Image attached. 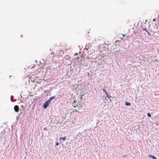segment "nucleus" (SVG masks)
<instances>
[{"mask_svg":"<svg viewBox=\"0 0 159 159\" xmlns=\"http://www.w3.org/2000/svg\"><path fill=\"white\" fill-rule=\"evenodd\" d=\"M103 91H104L105 92L106 94H107V92L104 89H103Z\"/></svg>","mask_w":159,"mask_h":159,"instance_id":"obj_9","label":"nucleus"},{"mask_svg":"<svg viewBox=\"0 0 159 159\" xmlns=\"http://www.w3.org/2000/svg\"><path fill=\"white\" fill-rule=\"evenodd\" d=\"M66 136H65L64 137H61L59 139L60 140H61L62 139L63 141H65V140H66Z\"/></svg>","mask_w":159,"mask_h":159,"instance_id":"obj_4","label":"nucleus"},{"mask_svg":"<svg viewBox=\"0 0 159 159\" xmlns=\"http://www.w3.org/2000/svg\"><path fill=\"white\" fill-rule=\"evenodd\" d=\"M44 130H46V129L45 128L44 129Z\"/></svg>","mask_w":159,"mask_h":159,"instance_id":"obj_16","label":"nucleus"},{"mask_svg":"<svg viewBox=\"0 0 159 159\" xmlns=\"http://www.w3.org/2000/svg\"><path fill=\"white\" fill-rule=\"evenodd\" d=\"M55 98V96H53L50 98L45 103L43 104V106L44 109L46 108L51 103L52 100Z\"/></svg>","mask_w":159,"mask_h":159,"instance_id":"obj_1","label":"nucleus"},{"mask_svg":"<svg viewBox=\"0 0 159 159\" xmlns=\"http://www.w3.org/2000/svg\"><path fill=\"white\" fill-rule=\"evenodd\" d=\"M75 111H76V112H77V110L76 109H75Z\"/></svg>","mask_w":159,"mask_h":159,"instance_id":"obj_14","label":"nucleus"},{"mask_svg":"<svg viewBox=\"0 0 159 159\" xmlns=\"http://www.w3.org/2000/svg\"><path fill=\"white\" fill-rule=\"evenodd\" d=\"M74 107H75V108L76 107V106H74Z\"/></svg>","mask_w":159,"mask_h":159,"instance_id":"obj_15","label":"nucleus"},{"mask_svg":"<svg viewBox=\"0 0 159 159\" xmlns=\"http://www.w3.org/2000/svg\"><path fill=\"white\" fill-rule=\"evenodd\" d=\"M143 30L146 31V32H147L148 31L146 28L143 29Z\"/></svg>","mask_w":159,"mask_h":159,"instance_id":"obj_11","label":"nucleus"},{"mask_svg":"<svg viewBox=\"0 0 159 159\" xmlns=\"http://www.w3.org/2000/svg\"><path fill=\"white\" fill-rule=\"evenodd\" d=\"M125 105L126 106H130L131 105V103L128 102H125Z\"/></svg>","mask_w":159,"mask_h":159,"instance_id":"obj_6","label":"nucleus"},{"mask_svg":"<svg viewBox=\"0 0 159 159\" xmlns=\"http://www.w3.org/2000/svg\"><path fill=\"white\" fill-rule=\"evenodd\" d=\"M147 116L149 117H151V115H150V114L149 113H148L147 114Z\"/></svg>","mask_w":159,"mask_h":159,"instance_id":"obj_8","label":"nucleus"},{"mask_svg":"<svg viewBox=\"0 0 159 159\" xmlns=\"http://www.w3.org/2000/svg\"><path fill=\"white\" fill-rule=\"evenodd\" d=\"M14 109L15 111L16 112H18L19 110V107L17 105H16L14 106Z\"/></svg>","mask_w":159,"mask_h":159,"instance_id":"obj_3","label":"nucleus"},{"mask_svg":"<svg viewBox=\"0 0 159 159\" xmlns=\"http://www.w3.org/2000/svg\"><path fill=\"white\" fill-rule=\"evenodd\" d=\"M106 94V96H103V97H104L105 100H107V101H109V102H111V97L107 93Z\"/></svg>","mask_w":159,"mask_h":159,"instance_id":"obj_2","label":"nucleus"},{"mask_svg":"<svg viewBox=\"0 0 159 159\" xmlns=\"http://www.w3.org/2000/svg\"><path fill=\"white\" fill-rule=\"evenodd\" d=\"M148 157H151L153 159H157V158L154 156H152L150 155L148 156Z\"/></svg>","mask_w":159,"mask_h":159,"instance_id":"obj_5","label":"nucleus"},{"mask_svg":"<svg viewBox=\"0 0 159 159\" xmlns=\"http://www.w3.org/2000/svg\"><path fill=\"white\" fill-rule=\"evenodd\" d=\"M13 96H11V101H12V102H13V101L12 100H13Z\"/></svg>","mask_w":159,"mask_h":159,"instance_id":"obj_7","label":"nucleus"},{"mask_svg":"<svg viewBox=\"0 0 159 159\" xmlns=\"http://www.w3.org/2000/svg\"><path fill=\"white\" fill-rule=\"evenodd\" d=\"M122 36H123V37H125L126 36V34H122Z\"/></svg>","mask_w":159,"mask_h":159,"instance_id":"obj_13","label":"nucleus"},{"mask_svg":"<svg viewBox=\"0 0 159 159\" xmlns=\"http://www.w3.org/2000/svg\"><path fill=\"white\" fill-rule=\"evenodd\" d=\"M148 34V35H151V34L148 31L147 32Z\"/></svg>","mask_w":159,"mask_h":159,"instance_id":"obj_10","label":"nucleus"},{"mask_svg":"<svg viewBox=\"0 0 159 159\" xmlns=\"http://www.w3.org/2000/svg\"><path fill=\"white\" fill-rule=\"evenodd\" d=\"M59 145V143L58 142L56 143V145L58 146Z\"/></svg>","mask_w":159,"mask_h":159,"instance_id":"obj_12","label":"nucleus"}]
</instances>
